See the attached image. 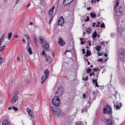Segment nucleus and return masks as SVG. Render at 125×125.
I'll list each match as a JSON object with an SVG mask.
<instances>
[{
	"label": "nucleus",
	"instance_id": "f257e3e1",
	"mask_svg": "<svg viewBox=\"0 0 125 125\" xmlns=\"http://www.w3.org/2000/svg\"><path fill=\"white\" fill-rule=\"evenodd\" d=\"M118 57L121 61L125 60V51L123 48L119 50L118 52Z\"/></svg>",
	"mask_w": 125,
	"mask_h": 125
},
{
	"label": "nucleus",
	"instance_id": "f03ea898",
	"mask_svg": "<svg viewBox=\"0 0 125 125\" xmlns=\"http://www.w3.org/2000/svg\"><path fill=\"white\" fill-rule=\"evenodd\" d=\"M52 103L55 106H59L60 104V101L59 98L58 96L54 97L52 100Z\"/></svg>",
	"mask_w": 125,
	"mask_h": 125
},
{
	"label": "nucleus",
	"instance_id": "7ed1b4c3",
	"mask_svg": "<svg viewBox=\"0 0 125 125\" xmlns=\"http://www.w3.org/2000/svg\"><path fill=\"white\" fill-rule=\"evenodd\" d=\"M103 113L105 114H111L112 113V108L108 105L105 106L103 109Z\"/></svg>",
	"mask_w": 125,
	"mask_h": 125
},
{
	"label": "nucleus",
	"instance_id": "20e7f679",
	"mask_svg": "<svg viewBox=\"0 0 125 125\" xmlns=\"http://www.w3.org/2000/svg\"><path fill=\"white\" fill-rule=\"evenodd\" d=\"M51 108L52 111L53 112L55 115L57 117L58 116L61 112L60 109L54 106H52Z\"/></svg>",
	"mask_w": 125,
	"mask_h": 125
},
{
	"label": "nucleus",
	"instance_id": "39448f33",
	"mask_svg": "<svg viewBox=\"0 0 125 125\" xmlns=\"http://www.w3.org/2000/svg\"><path fill=\"white\" fill-rule=\"evenodd\" d=\"M123 9L121 6L118 7L116 9V14L117 15L120 16L122 15Z\"/></svg>",
	"mask_w": 125,
	"mask_h": 125
},
{
	"label": "nucleus",
	"instance_id": "423d86ee",
	"mask_svg": "<svg viewBox=\"0 0 125 125\" xmlns=\"http://www.w3.org/2000/svg\"><path fill=\"white\" fill-rule=\"evenodd\" d=\"M63 92V89L61 86L59 87L56 93H55V95H57L58 97L61 96Z\"/></svg>",
	"mask_w": 125,
	"mask_h": 125
},
{
	"label": "nucleus",
	"instance_id": "0eeeda50",
	"mask_svg": "<svg viewBox=\"0 0 125 125\" xmlns=\"http://www.w3.org/2000/svg\"><path fill=\"white\" fill-rule=\"evenodd\" d=\"M54 6H53L52 8L50 9L49 11L48 14L49 18H51L50 20L49 21V22L51 21L52 19V15L53 13V12Z\"/></svg>",
	"mask_w": 125,
	"mask_h": 125
},
{
	"label": "nucleus",
	"instance_id": "6e6552de",
	"mask_svg": "<svg viewBox=\"0 0 125 125\" xmlns=\"http://www.w3.org/2000/svg\"><path fill=\"white\" fill-rule=\"evenodd\" d=\"M58 43L60 44V46H63L65 44L64 41L61 37H59L58 39Z\"/></svg>",
	"mask_w": 125,
	"mask_h": 125
},
{
	"label": "nucleus",
	"instance_id": "1a4fd4ad",
	"mask_svg": "<svg viewBox=\"0 0 125 125\" xmlns=\"http://www.w3.org/2000/svg\"><path fill=\"white\" fill-rule=\"evenodd\" d=\"M64 23V19L63 17L61 16L58 20V25H60L61 26H62V24H63Z\"/></svg>",
	"mask_w": 125,
	"mask_h": 125
},
{
	"label": "nucleus",
	"instance_id": "9d476101",
	"mask_svg": "<svg viewBox=\"0 0 125 125\" xmlns=\"http://www.w3.org/2000/svg\"><path fill=\"white\" fill-rule=\"evenodd\" d=\"M26 110L31 117L32 118H34V115L32 111L28 108H27Z\"/></svg>",
	"mask_w": 125,
	"mask_h": 125
},
{
	"label": "nucleus",
	"instance_id": "9b49d317",
	"mask_svg": "<svg viewBox=\"0 0 125 125\" xmlns=\"http://www.w3.org/2000/svg\"><path fill=\"white\" fill-rule=\"evenodd\" d=\"M18 99V96L17 95L13 97L12 100L10 101V103L11 104L14 103Z\"/></svg>",
	"mask_w": 125,
	"mask_h": 125
},
{
	"label": "nucleus",
	"instance_id": "f8f14e48",
	"mask_svg": "<svg viewBox=\"0 0 125 125\" xmlns=\"http://www.w3.org/2000/svg\"><path fill=\"white\" fill-rule=\"evenodd\" d=\"M73 0H64L63 1V4L64 6L69 4L72 2Z\"/></svg>",
	"mask_w": 125,
	"mask_h": 125
},
{
	"label": "nucleus",
	"instance_id": "ddd939ff",
	"mask_svg": "<svg viewBox=\"0 0 125 125\" xmlns=\"http://www.w3.org/2000/svg\"><path fill=\"white\" fill-rule=\"evenodd\" d=\"M44 73L45 75V76L46 78H48L49 73V71L48 69H46L44 71Z\"/></svg>",
	"mask_w": 125,
	"mask_h": 125
},
{
	"label": "nucleus",
	"instance_id": "4468645a",
	"mask_svg": "<svg viewBox=\"0 0 125 125\" xmlns=\"http://www.w3.org/2000/svg\"><path fill=\"white\" fill-rule=\"evenodd\" d=\"M44 43L45 44L44 47L45 49V50L47 51H49V48L48 44L46 42H45Z\"/></svg>",
	"mask_w": 125,
	"mask_h": 125
},
{
	"label": "nucleus",
	"instance_id": "2eb2a0df",
	"mask_svg": "<svg viewBox=\"0 0 125 125\" xmlns=\"http://www.w3.org/2000/svg\"><path fill=\"white\" fill-rule=\"evenodd\" d=\"M106 125H112L113 123L112 121L110 119L106 120Z\"/></svg>",
	"mask_w": 125,
	"mask_h": 125
},
{
	"label": "nucleus",
	"instance_id": "dca6fc26",
	"mask_svg": "<svg viewBox=\"0 0 125 125\" xmlns=\"http://www.w3.org/2000/svg\"><path fill=\"white\" fill-rule=\"evenodd\" d=\"M91 54V53L90 52V51L87 50L86 51V54L84 55L85 56H90Z\"/></svg>",
	"mask_w": 125,
	"mask_h": 125
},
{
	"label": "nucleus",
	"instance_id": "f3484780",
	"mask_svg": "<svg viewBox=\"0 0 125 125\" xmlns=\"http://www.w3.org/2000/svg\"><path fill=\"white\" fill-rule=\"evenodd\" d=\"M2 125H8L7 120L6 119L2 121Z\"/></svg>",
	"mask_w": 125,
	"mask_h": 125
},
{
	"label": "nucleus",
	"instance_id": "a211bd4d",
	"mask_svg": "<svg viewBox=\"0 0 125 125\" xmlns=\"http://www.w3.org/2000/svg\"><path fill=\"white\" fill-rule=\"evenodd\" d=\"M45 58V60L47 62H49L51 61V59L49 56H46V57Z\"/></svg>",
	"mask_w": 125,
	"mask_h": 125
},
{
	"label": "nucleus",
	"instance_id": "6ab92c4d",
	"mask_svg": "<svg viewBox=\"0 0 125 125\" xmlns=\"http://www.w3.org/2000/svg\"><path fill=\"white\" fill-rule=\"evenodd\" d=\"M97 35V34L96 31H94L92 34V38L93 39H95Z\"/></svg>",
	"mask_w": 125,
	"mask_h": 125
},
{
	"label": "nucleus",
	"instance_id": "aec40b11",
	"mask_svg": "<svg viewBox=\"0 0 125 125\" xmlns=\"http://www.w3.org/2000/svg\"><path fill=\"white\" fill-rule=\"evenodd\" d=\"M85 31H86V33L88 34L91 33L92 31V30L91 28H88Z\"/></svg>",
	"mask_w": 125,
	"mask_h": 125
},
{
	"label": "nucleus",
	"instance_id": "412c9836",
	"mask_svg": "<svg viewBox=\"0 0 125 125\" xmlns=\"http://www.w3.org/2000/svg\"><path fill=\"white\" fill-rule=\"evenodd\" d=\"M12 33L11 32H10L8 33V39L9 40H10L11 39V37L12 36Z\"/></svg>",
	"mask_w": 125,
	"mask_h": 125
},
{
	"label": "nucleus",
	"instance_id": "4be33fe9",
	"mask_svg": "<svg viewBox=\"0 0 125 125\" xmlns=\"http://www.w3.org/2000/svg\"><path fill=\"white\" fill-rule=\"evenodd\" d=\"M101 48V46H98L97 45L96 47V50L98 52L100 51Z\"/></svg>",
	"mask_w": 125,
	"mask_h": 125
},
{
	"label": "nucleus",
	"instance_id": "5701e85b",
	"mask_svg": "<svg viewBox=\"0 0 125 125\" xmlns=\"http://www.w3.org/2000/svg\"><path fill=\"white\" fill-rule=\"evenodd\" d=\"M90 15L91 17L92 18H95L96 17V14L95 13H93L92 12H91Z\"/></svg>",
	"mask_w": 125,
	"mask_h": 125
},
{
	"label": "nucleus",
	"instance_id": "b1692460",
	"mask_svg": "<svg viewBox=\"0 0 125 125\" xmlns=\"http://www.w3.org/2000/svg\"><path fill=\"white\" fill-rule=\"evenodd\" d=\"M47 78H45L44 76H42L41 77V79L43 80L41 82V83L42 84H43V83L45 81L46 79Z\"/></svg>",
	"mask_w": 125,
	"mask_h": 125
},
{
	"label": "nucleus",
	"instance_id": "393cba45",
	"mask_svg": "<svg viewBox=\"0 0 125 125\" xmlns=\"http://www.w3.org/2000/svg\"><path fill=\"white\" fill-rule=\"evenodd\" d=\"M28 51L30 54H32V52L31 49L30 47H28Z\"/></svg>",
	"mask_w": 125,
	"mask_h": 125
},
{
	"label": "nucleus",
	"instance_id": "a878e982",
	"mask_svg": "<svg viewBox=\"0 0 125 125\" xmlns=\"http://www.w3.org/2000/svg\"><path fill=\"white\" fill-rule=\"evenodd\" d=\"M91 71L92 70L91 68H88L87 69L86 73H90Z\"/></svg>",
	"mask_w": 125,
	"mask_h": 125
},
{
	"label": "nucleus",
	"instance_id": "bb28decb",
	"mask_svg": "<svg viewBox=\"0 0 125 125\" xmlns=\"http://www.w3.org/2000/svg\"><path fill=\"white\" fill-rule=\"evenodd\" d=\"M5 47V46H3L1 47H0V51H2Z\"/></svg>",
	"mask_w": 125,
	"mask_h": 125
},
{
	"label": "nucleus",
	"instance_id": "cd10ccee",
	"mask_svg": "<svg viewBox=\"0 0 125 125\" xmlns=\"http://www.w3.org/2000/svg\"><path fill=\"white\" fill-rule=\"evenodd\" d=\"M12 108L15 111H17L18 110V108L16 107L15 106H12Z\"/></svg>",
	"mask_w": 125,
	"mask_h": 125
},
{
	"label": "nucleus",
	"instance_id": "c85d7f7f",
	"mask_svg": "<svg viewBox=\"0 0 125 125\" xmlns=\"http://www.w3.org/2000/svg\"><path fill=\"white\" fill-rule=\"evenodd\" d=\"M50 52H51L53 57H54V52L53 50L52 49L51 50H50Z\"/></svg>",
	"mask_w": 125,
	"mask_h": 125
},
{
	"label": "nucleus",
	"instance_id": "c756f323",
	"mask_svg": "<svg viewBox=\"0 0 125 125\" xmlns=\"http://www.w3.org/2000/svg\"><path fill=\"white\" fill-rule=\"evenodd\" d=\"M93 81H95V86L96 87H99L97 82V80H93Z\"/></svg>",
	"mask_w": 125,
	"mask_h": 125
},
{
	"label": "nucleus",
	"instance_id": "7c9ffc66",
	"mask_svg": "<svg viewBox=\"0 0 125 125\" xmlns=\"http://www.w3.org/2000/svg\"><path fill=\"white\" fill-rule=\"evenodd\" d=\"M3 59L2 58L1 56L0 55V64L3 61Z\"/></svg>",
	"mask_w": 125,
	"mask_h": 125
},
{
	"label": "nucleus",
	"instance_id": "2f4dec72",
	"mask_svg": "<svg viewBox=\"0 0 125 125\" xmlns=\"http://www.w3.org/2000/svg\"><path fill=\"white\" fill-rule=\"evenodd\" d=\"M104 23H102L100 25V27L102 28H104L105 27L104 26Z\"/></svg>",
	"mask_w": 125,
	"mask_h": 125
},
{
	"label": "nucleus",
	"instance_id": "473e14b6",
	"mask_svg": "<svg viewBox=\"0 0 125 125\" xmlns=\"http://www.w3.org/2000/svg\"><path fill=\"white\" fill-rule=\"evenodd\" d=\"M4 34L3 33L2 36L1 37L0 40H2L3 41H4Z\"/></svg>",
	"mask_w": 125,
	"mask_h": 125
},
{
	"label": "nucleus",
	"instance_id": "72a5a7b5",
	"mask_svg": "<svg viewBox=\"0 0 125 125\" xmlns=\"http://www.w3.org/2000/svg\"><path fill=\"white\" fill-rule=\"evenodd\" d=\"M80 40L81 41V43L82 44H84L85 43V42L84 41H82V40H84V39L81 38H80Z\"/></svg>",
	"mask_w": 125,
	"mask_h": 125
},
{
	"label": "nucleus",
	"instance_id": "f704fd0d",
	"mask_svg": "<svg viewBox=\"0 0 125 125\" xmlns=\"http://www.w3.org/2000/svg\"><path fill=\"white\" fill-rule=\"evenodd\" d=\"M76 125H84L83 122H79L78 124Z\"/></svg>",
	"mask_w": 125,
	"mask_h": 125
},
{
	"label": "nucleus",
	"instance_id": "c9c22d12",
	"mask_svg": "<svg viewBox=\"0 0 125 125\" xmlns=\"http://www.w3.org/2000/svg\"><path fill=\"white\" fill-rule=\"evenodd\" d=\"M89 20V16L86 17V19L84 20L85 21H88Z\"/></svg>",
	"mask_w": 125,
	"mask_h": 125
},
{
	"label": "nucleus",
	"instance_id": "e433bc0d",
	"mask_svg": "<svg viewBox=\"0 0 125 125\" xmlns=\"http://www.w3.org/2000/svg\"><path fill=\"white\" fill-rule=\"evenodd\" d=\"M87 110V109L86 108H84L81 110V111L82 112H85V111H86Z\"/></svg>",
	"mask_w": 125,
	"mask_h": 125
},
{
	"label": "nucleus",
	"instance_id": "4c0bfd02",
	"mask_svg": "<svg viewBox=\"0 0 125 125\" xmlns=\"http://www.w3.org/2000/svg\"><path fill=\"white\" fill-rule=\"evenodd\" d=\"M39 39L41 41H43V40L42 37L41 36H40L38 37Z\"/></svg>",
	"mask_w": 125,
	"mask_h": 125
},
{
	"label": "nucleus",
	"instance_id": "58836bf2",
	"mask_svg": "<svg viewBox=\"0 0 125 125\" xmlns=\"http://www.w3.org/2000/svg\"><path fill=\"white\" fill-rule=\"evenodd\" d=\"M27 41L28 43V44L30 41V39L29 37L28 38H27Z\"/></svg>",
	"mask_w": 125,
	"mask_h": 125
},
{
	"label": "nucleus",
	"instance_id": "ea45409f",
	"mask_svg": "<svg viewBox=\"0 0 125 125\" xmlns=\"http://www.w3.org/2000/svg\"><path fill=\"white\" fill-rule=\"evenodd\" d=\"M97 68V69H95V68H94L93 69V70L95 72H96V71H97L99 69L98 68V67H96V68Z\"/></svg>",
	"mask_w": 125,
	"mask_h": 125
},
{
	"label": "nucleus",
	"instance_id": "a19ab883",
	"mask_svg": "<svg viewBox=\"0 0 125 125\" xmlns=\"http://www.w3.org/2000/svg\"><path fill=\"white\" fill-rule=\"evenodd\" d=\"M119 2L118 1H117L116 3V5L115 6V8H116V7H117V6H118L119 5Z\"/></svg>",
	"mask_w": 125,
	"mask_h": 125
},
{
	"label": "nucleus",
	"instance_id": "79ce46f5",
	"mask_svg": "<svg viewBox=\"0 0 125 125\" xmlns=\"http://www.w3.org/2000/svg\"><path fill=\"white\" fill-rule=\"evenodd\" d=\"M115 35V33H111V36L112 37H113Z\"/></svg>",
	"mask_w": 125,
	"mask_h": 125
},
{
	"label": "nucleus",
	"instance_id": "37998d69",
	"mask_svg": "<svg viewBox=\"0 0 125 125\" xmlns=\"http://www.w3.org/2000/svg\"><path fill=\"white\" fill-rule=\"evenodd\" d=\"M82 53L83 54H84L85 53V49H83L82 50Z\"/></svg>",
	"mask_w": 125,
	"mask_h": 125
},
{
	"label": "nucleus",
	"instance_id": "c03bdc74",
	"mask_svg": "<svg viewBox=\"0 0 125 125\" xmlns=\"http://www.w3.org/2000/svg\"><path fill=\"white\" fill-rule=\"evenodd\" d=\"M42 55H44L45 54V52L44 51H42Z\"/></svg>",
	"mask_w": 125,
	"mask_h": 125
},
{
	"label": "nucleus",
	"instance_id": "a18cd8bd",
	"mask_svg": "<svg viewBox=\"0 0 125 125\" xmlns=\"http://www.w3.org/2000/svg\"><path fill=\"white\" fill-rule=\"evenodd\" d=\"M43 0H40V3L41 5H42L43 3Z\"/></svg>",
	"mask_w": 125,
	"mask_h": 125
},
{
	"label": "nucleus",
	"instance_id": "49530a36",
	"mask_svg": "<svg viewBox=\"0 0 125 125\" xmlns=\"http://www.w3.org/2000/svg\"><path fill=\"white\" fill-rule=\"evenodd\" d=\"M96 23L95 22H94L92 23V26L93 27H95V25H96Z\"/></svg>",
	"mask_w": 125,
	"mask_h": 125
},
{
	"label": "nucleus",
	"instance_id": "de8ad7c7",
	"mask_svg": "<svg viewBox=\"0 0 125 125\" xmlns=\"http://www.w3.org/2000/svg\"><path fill=\"white\" fill-rule=\"evenodd\" d=\"M86 95L85 94H83V98L84 99H85V98L86 97Z\"/></svg>",
	"mask_w": 125,
	"mask_h": 125
},
{
	"label": "nucleus",
	"instance_id": "09e8293b",
	"mask_svg": "<svg viewBox=\"0 0 125 125\" xmlns=\"http://www.w3.org/2000/svg\"><path fill=\"white\" fill-rule=\"evenodd\" d=\"M103 61V59H98V62H102Z\"/></svg>",
	"mask_w": 125,
	"mask_h": 125
},
{
	"label": "nucleus",
	"instance_id": "8fccbe9b",
	"mask_svg": "<svg viewBox=\"0 0 125 125\" xmlns=\"http://www.w3.org/2000/svg\"><path fill=\"white\" fill-rule=\"evenodd\" d=\"M116 109L117 110H118L119 109V106L118 105H117L116 106Z\"/></svg>",
	"mask_w": 125,
	"mask_h": 125
},
{
	"label": "nucleus",
	"instance_id": "3c124183",
	"mask_svg": "<svg viewBox=\"0 0 125 125\" xmlns=\"http://www.w3.org/2000/svg\"><path fill=\"white\" fill-rule=\"evenodd\" d=\"M91 3H93L94 2L95 3L96 2V1L94 0H91Z\"/></svg>",
	"mask_w": 125,
	"mask_h": 125
},
{
	"label": "nucleus",
	"instance_id": "603ef678",
	"mask_svg": "<svg viewBox=\"0 0 125 125\" xmlns=\"http://www.w3.org/2000/svg\"><path fill=\"white\" fill-rule=\"evenodd\" d=\"M85 79L84 80L85 81H87V80H88V77L86 76H85Z\"/></svg>",
	"mask_w": 125,
	"mask_h": 125
},
{
	"label": "nucleus",
	"instance_id": "864d4df0",
	"mask_svg": "<svg viewBox=\"0 0 125 125\" xmlns=\"http://www.w3.org/2000/svg\"><path fill=\"white\" fill-rule=\"evenodd\" d=\"M2 41V40H0V47L1 46V45Z\"/></svg>",
	"mask_w": 125,
	"mask_h": 125
},
{
	"label": "nucleus",
	"instance_id": "5fc2aeb1",
	"mask_svg": "<svg viewBox=\"0 0 125 125\" xmlns=\"http://www.w3.org/2000/svg\"><path fill=\"white\" fill-rule=\"evenodd\" d=\"M18 37V36L17 35H15L14 36V37L15 38H16Z\"/></svg>",
	"mask_w": 125,
	"mask_h": 125
},
{
	"label": "nucleus",
	"instance_id": "6e6d98bb",
	"mask_svg": "<svg viewBox=\"0 0 125 125\" xmlns=\"http://www.w3.org/2000/svg\"><path fill=\"white\" fill-rule=\"evenodd\" d=\"M97 55L99 56H102V55H103L102 54H101L100 53H97Z\"/></svg>",
	"mask_w": 125,
	"mask_h": 125
},
{
	"label": "nucleus",
	"instance_id": "4d7b16f0",
	"mask_svg": "<svg viewBox=\"0 0 125 125\" xmlns=\"http://www.w3.org/2000/svg\"><path fill=\"white\" fill-rule=\"evenodd\" d=\"M88 42H89V46H91V41L89 42V40L88 41Z\"/></svg>",
	"mask_w": 125,
	"mask_h": 125
},
{
	"label": "nucleus",
	"instance_id": "13d9d810",
	"mask_svg": "<svg viewBox=\"0 0 125 125\" xmlns=\"http://www.w3.org/2000/svg\"><path fill=\"white\" fill-rule=\"evenodd\" d=\"M91 8V7H88L87 8V10H90Z\"/></svg>",
	"mask_w": 125,
	"mask_h": 125
},
{
	"label": "nucleus",
	"instance_id": "bf43d9fd",
	"mask_svg": "<svg viewBox=\"0 0 125 125\" xmlns=\"http://www.w3.org/2000/svg\"><path fill=\"white\" fill-rule=\"evenodd\" d=\"M104 55L105 57H107L108 56L107 54L106 53H105Z\"/></svg>",
	"mask_w": 125,
	"mask_h": 125
},
{
	"label": "nucleus",
	"instance_id": "052dcab7",
	"mask_svg": "<svg viewBox=\"0 0 125 125\" xmlns=\"http://www.w3.org/2000/svg\"><path fill=\"white\" fill-rule=\"evenodd\" d=\"M25 36L27 38H28L29 37V36L27 34H25Z\"/></svg>",
	"mask_w": 125,
	"mask_h": 125
},
{
	"label": "nucleus",
	"instance_id": "680f3d73",
	"mask_svg": "<svg viewBox=\"0 0 125 125\" xmlns=\"http://www.w3.org/2000/svg\"><path fill=\"white\" fill-rule=\"evenodd\" d=\"M31 5V4L30 3H28V5H27V7H29V6H30V5Z\"/></svg>",
	"mask_w": 125,
	"mask_h": 125
},
{
	"label": "nucleus",
	"instance_id": "e2e57ef3",
	"mask_svg": "<svg viewBox=\"0 0 125 125\" xmlns=\"http://www.w3.org/2000/svg\"><path fill=\"white\" fill-rule=\"evenodd\" d=\"M89 75L90 76H91L92 75V73H90Z\"/></svg>",
	"mask_w": 125,
	"mask_h": 125
},
{
	"label": "nucleus",
	"instance_id": "0e129e2a",
	"mask_svg": "<svg viewBox=\"0 0 125 125\" xmlns=\"http://www.w3.org/2000/svg\"><path fill=\"white\" fill-rule=\"evenodd\" d=\"M33 24V22H31L30 23V25H32Z\"/></svg>",
	"mask_w": 125,
	"mask_h": 125
},
{
	"label": "nucleus",
	"instance_id": "69168bd1",
	"mask_svg": "<svg viewBox=\"0 0 125 125\" xmlns=\"http://www.w3.org/2000/svg\"><path fill=\"white\" fill-rule=\"evenodd\" d=\"M12 108V107H9L8 108V109L9 110H11V109Z\"/></svg>",
	"mask_w": 125,
	"mask_h": 125
},
{
	"label": "nucleus",
	"instance_id": "338daca9",
	"mask_svg": "<svg viewBox=\"0 0 125 125\" xmlns=\"http://www.w3.org/2000/svg\"><path fill=\"white\" fill-rule=\"evenodd\" d=\"M97 23L98 24V25H99L100 24V21H98L97 22Z\"/></svg>",
	"mask_w": 125,
	"mask_h": 125
},
{
	"label": "nucleus",
	"instance_id": "774afa93",
	"mask_svg": "<svg viewBox=\"0 0 125 125\" xmlns=\"http://www.w3.org/2000/svg\"><path fill=\"white\" fill-rule=\"evenodd\" d=\"M96 27H97H97H99V25H96Z\"/></svg>",
	"mask_w": 125,
	"mask_h": 125
}]
</instances>
